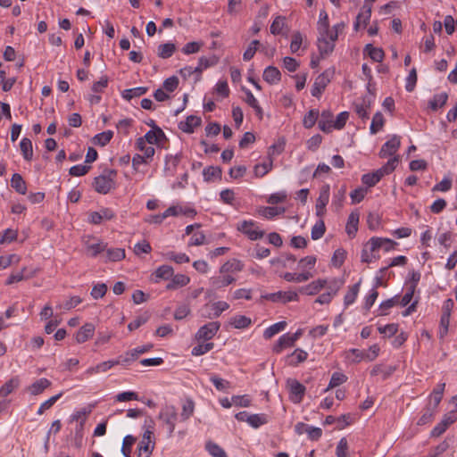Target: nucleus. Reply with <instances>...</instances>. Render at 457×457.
I'll use <instances>...</instances> for the list:
<instances>
[{
  "label": "nucleus",
  "mask_w": 457,
  "mask_h": 457,
  "mask_svg": "<svg viewBox=\"0 0 457 457\" xmlns=\"http://www.w3.org/2000/svg\"><path fill=\"white\" fill-rule=\"evenodd\" d=\"M27 269L23 268L21 271L16 273H12L8 279L6 280L7 285H11L16 282H20L25 278H31L35 275V272H31L30 274H25Z\"/></svg>",
  "instance_id": "obj_52"
},
{
  "label": "nucleus",
  "mask_w": 457,
  "mask_h": 457,
  "mask_svg": "<svg viewBox=\"0 0 457 457\" xmlns=\"http://www.w3.org/2000/svg\"><path fill=\"white\" fill-rule=\"evenodd\" d=\"M86 250H87V255H89L91 257H96L99 253H101L106 250V244H104L102 241H97L95 243L87 242L86 244Z\"/></svg>",
  "instance_id": "obj_33"
},
{
  "label": "nucleus",
  "mask_w": 457,
  "mask_h": 457,
  "mask_svg": "<svg viewBox=\"0 0 457 457\" xmlns=\"http://www.w3.org/2000/svg\"><path fill=\"white\" fill-rule=\"evenodd\" d=\"M203 45H204L203 42H198V41L188 42L183 46L181 51L184 54H187V55L195 54L200 51Z\"/></svg>",
  "instance_id": "obj_63"
},
{
  "label": "nucleus",
  "mask_w": 457,
  "mask_h": 457,
  "mask_svg": "<svg viewBox=\"0 0 457 457\" xmlns=\"http://www.w3.org/2000/svg\"><path fill=\"white\" fill-rule=\"evenodd\" d=\"M244 263L237 259H230L227 261L220 268V274L237 273L244 270Z\"/></svg>",
  "instance_id": "obj_17"
},
{
  "label": "nucleus",
  "mask_w": 457,
  "mask_h": 457,
  "mask_svg": "<svg viewBox=\"0 0 457 457\" xmlns=\"http://www.w3.org/2000/svg\"><path fill=\"white\" fill-rule=\"evenodd\" d=\"M287 385L290 388L291 400L296 403H300L304 395L305 386L296 379H288Z\"/></svg>",
  "instance_id": "obj_14"
},
{
  "label": "nucleus",
  "mask_w": 457,
  "mask_h": 457,
  "mask_svg": "<svg viewBox=\"0 0 457 457\" xmlns=\"http://www.w3.org/2000/svg\"><path fill=\"white\" fill-rule=\"evenodd\" d=\"M145 432L137 446V450L143 449L145 452H152L154 449L155 442L154 440V420L150 418L145 421Z\"/></svg>",
  "instance_id": "obj_4"
},
{
  "label": "nucleus",
  "mask_w": 457,
  "mask_h": 457,
  "mask_svg": "<svg viewBox=\"0 0 457 457\" xmlns=\"http://www.w3.org/2000/svg\"><path fill=\"white\" fill-rule=\"evenodd\" d=\"M135 442L136 437L131 435H128L123 438L121 453L124 457H130L132 445Z\"/></svg>",
  "instance_id": "obj_59"
},
{
  "label": "nucleus",
  "mask_w": 457,
  "mask_h": 457,
  "mask_svg": "<svg viewBox=\"0 0 457 457\" xmlns=\"http://www.w3.org/2000/svg\"><path fill=\"white\" fill-rule=\"evenodd\" d=\"M453 186V180L450 176H445L439 183L436 184L432 191L447 192L451 190Z\"/></svg>",
  "instance_id": "obj_61"
},
{
  "label": "nucleus",
  "mask_w": 457,
  "mask_h": 457,
  "mask_svg": "<svg viewBox=\"0 0 457 457\" xmlns=\"http://www.w3.org/2000/svg\"><path fill=\"white\" fill-rule=\"evenodd\" d=\"M365 52L368 53L374 62H381L385 56L384 51L381 48L374 47L371 44H368L365 46Z\"/></svg>",
  "instance_id": "obj_47"
},
{
  "label": "nucleus",
  "mask_w": 457,
  "mask_h": 457,
  "mask_svg": "<svg viewBox=\"0 0 457 457\" xmlns=\"http://www.w3.org/2000/svg\"><path fill=\"white\" fill-rule=\"evenodd\" d=\"M228 303L223 301L215 302L212 305L205 304L204 309H211L212 312H204L202 314V316L207 319L218 318L224 311L228 310Z\"/></svg>",
  "instance_id": "obj_13"
},
{
  "label": "nucleus",
  "mask_w": 457,
  "mask_h": 457,
  "mask_svg": "<svg viewBox=\"0 0 457 457\" xmlns=\"http://www.w3.org/2000/svg\"><path fill=\"white\" fill-rule=\"evenodd\" d=\"M179 414L173 405H165L159 412L158 419L163 423L168 431V437H171L175 430Z\"/></svg>",
  "instance_id": "obj_3"
},
{
  "label": "nucleus",
  "mask_w": 457,
  "mask_h": 457,
  "mask_svg": "<svg viewBox=\"0 0 457 457\" xmlns=\"http://www.w3.org/2000/svg\"><path fill=\"white\" fill-rule=\"evenodd\" d=\"M326 227L323 220H318L312 228L311 236L313 240H318L323 237Z\"/></svg>",
  "instance_id": "obj_55"
},
{
  "label": "nucleus",
  "mask_w": 457,
  "mask_h": 457,
  "mask_svg": "<svg viewBox=\"0 0 457 457\" xmlns=\"http://www.w3.org/2000/svg\"><path fill=\"white\" fill-rule=\"evenodd\" d=\"M399 162L398 157L395 156L387 161V162L377 170L361 176V182L369 187H374L383 177L393 172Z\"/></svg>",
  "instance_id": "obj_1"
},
{
  "label": "nucleus",
  "mask_w": 457,
  "mask_h": 457,
  "mask_svg": "<svg viewBox=\"0 0 457 457\" xmlns=\"http://www.w3.org/2000/svg\"><path fill=\"white\" fill-rule=\"evenodd\" d=\"M221 173H222V170L218 166H209L207 168H204L203 170L204 179L206 182L212 181L215 179H220Z\"/></svg>",
  "instance_id": "obj_36"
},
{
  "label": "nucleus",
  "mask_w": 457,
  "mask_h": 457,
  "mask_svg": "<svg viewBox=\"0 0 457 457\" xmlns=\"http://www.w3.org/2000/svg\"><path fill=\"white\" fill-rule=\"evenodd\" d=\"M273 166V162L270 159L267 162L259 163L254 166V174L256 177H263L265 176L270 170H271Z\"/></svg>",
  "instance_id": "obj_60"
},
{
  "label": "nucleus",
  "mask_w": 457,
  "mask_h": 457,
  "mask_svg": "<svg viewBox=\"0 0 457 457\" xmlns=\"http://www.w3.org/2000/svg\"><path fill=\"white\" fill-rule=\"evenodd\" d=\"M251 319L245 315H236L229 320V324L235 328H245L251 325Z\"/></svg>",
  "instance_id": "obj_44"
},
{
  "label": "nucleus",
  "mask_w": 457,
  "mask_h": 457,
  "mask_svg": "<svg viewBox=\"0 0 457 457\" xmlns=\"http://www.w3.org/2000/svg\"><path fill=\"white\" fill-rule=\"evenodd\" d=\"M317 46L320 57H324L325 55H328L333 52L335 48V41L329 39L328 35H320L318 37Z\"/></svg>",
  "instance_id": "obj_16"
},
{
  "label": "nucleus",
  "mask_w": 457,
  "mask_h": 457,
  "mask_svg": "<svg viewBox=\"0 0 457 457\" xmlns=\"http://www.w3.org/2000/svg\"><path fill=\"white\" fill-rule=\"evenodd\" d=\"M236 281V278L229 274H220L219 276L212 277L209 280L212 290H218L225 287Z\"/></svg>",
  "instance_id": "obj_15"
},
{
  "label": "nucleus",
  "mask_w": 457,
  "mask_h": 457,
  "mask_svg": "<svg viewBox=\"0 0 457 457\" xmlns=\"http://www.w3.org/2000/svg\"><path fill=\"white\" fill-rule=\"evenodd\" d=\"M401 145L400 137L394 135L389 140H387L381 147L379 151L380 158H386L392 156L396 153Z\"/></svg>",
  "instance_id": "obj_12"
},
{
  "label": "nucleus",
  "mask_w": 457,
  "mask_h": 457,
  "mask_svg": "<svg viewBox=\"0 0 457 457\" xmlns=\"http://www.w3.org/2000/svg\"><path fill=\"white\" fill-rule=\"evenodd\" d=\"M448 99V95L445 92H442L440 94H436L433 96V98L429 101V107L433 111H436L446 104Z\"/></svg>",
  "instance_id": "obj_43"
},
{
  "label": "nucleus",
  "mask_w": 457,
  "mask_h": 457,
  "mask_svg": "<svg viewBox=\"0 0 457 457\" xmlns=\"http://www.w3.org/2000/svg\"><path fill=\"white\" fill-rule=\"evenodd\" d=\"M333 113L328 111L325 110L321 112L320 119L318 122L319 129L323 131L324 133H330L332 129H334L333 126Z\"/></svg>",
  "instance_id": "obj_18"
},
{
  "label": "nucleus",
  "mask_w": 457,
  "mask_h": 457,
  "mask_svg": "<svg viewBox=\"0 0 457 457\" xmlns=\"http://www.w3.org/2000/svg\"><path fill=\"white\" fill-rule=\"evenodd\" d=\"M318 31L320 35H329L328 15L325 10H321L318 21Z\"/></svg>",
  "instance_id": "obj_32"
},
{
  "label": "nucleus",
  "mask_w": 457,
  "mask_h": 457,
  "mask_svg": "<svg viewBox=\"0 0 457 457\" xmlns=\"http://www.w3.org/2000/svg\"><path fill=\"white\" fill-rule=\"evenodd\" d=\"M95 332V326L92 323H86L83 325L75 335L77 343L81 344L93 337Z\"/></svg>",
  "instance_id": "obj_22"
},
{
  "label": "nucleus",
  "mask_w": 457,
  "mask_h": 457,
  "mask_svg": "<svg viewBox=\"0 0 457 457\" xmlns=\"http://www.w3.org/2000/svg\"><path fill=\"white\" fill-rule=\"evenodd\" d=\"M384 116L380 112H377L373 118L370 127V131L372 135L377 134L384 126Z\"/></svg>",
  "instance_id": "obj_48"
},
{
  "label": "nucleus",
  "mask_w": 457,
  "mask_h": 457,
  "mask_svg": "<svg viewBox=\"0 0 457 457\" xmlns=\"http://www.w3.org/2000/svg\"><path fill=\"white\" fill-rule=\"evenodd\" d=\"M20 148L23 158L26 161H31L33 157L32 142L28 137H23L20 142Z\"/></svg>",
  "instance_id": "obj_35"
},
{
  "label": "nucleus",
  "mask_w": 457,
  "mask_h": 457,
  "mask_svg": "<svg viewBox=\"0 0 457 457\" xmlns=\"http://www.w3.org/2000/svg\"><path fill=\"white\" fill-rule=\"evenodd\" d=\"M176 51V46L173 43H165L158 46V56L162 59H168Z\"/></svg>",
  "instance_id": "obj_46"
},
{
  "label": "nucleus",
  "mask_w": 457,
  "mask_h": 457,
  "mask_svg": "<svg viewBox=\"0 0 457 457\" xmlns=\"http://www.w3.org/2000/svg\"><path fill=\"white\" fill-rule=\"evenodd\" d=\"M396 245V242L384 237H373L368 241V246H370L371 252H377L381 248L386 252H389L393 250Z\"/></svg>",
  "instance_id": "obj_8"
},
{
  "label": "nucleus",
  "mask_w": 457,
  "mask_h": 457,
  "mask_svg": "<svg viewBox=\"0 0 457 457\" xmlns=\"http://www.w3.org/2000/svg\"><path fill=\"white\" fill-rule=\"evenodd\" d=\"M286 209L284 207H274V206H267L262 207L259 212L262 216L267 219H272L277 215H280L284 213Z\"/></svg>",
  "instance_id": "obj_49"
},
{
  "label": "nucleus",
  "mask_w": 457,
  "mask_h": 457,
  "mask_svg": "<svg viewBox=\"0 0 457 457\" xmlns=\"http://www.w3.org/2000/svg\"><path fill=\"white\" fill-rule=\"evenodd\" d=\"M206 449L213 457H228L225 451L215 443H207Z\"/></svg>",
  "instance_id": "obj_64"
},
{
  "label": "nucleus",
  "mask_w": 457,
  "mask_h": 457,
  "mask_svg": "<svg viewBox=\"0 0 457 457\" xmlns=\"http://www.w3.org/2000/svg\"><path fill=\"white\" fill-rule=\"evenodd\" d=\"M117 175L115 170H106L104 174L96 177L93 182L95 190L103 195H106L114 187V179Z\"/></svg>",
  "instance_id": "obj_2"
},
{
  "label": "nucleus",
  "mask_w": 457,
  "mask_h": 457,
  "mask_svg": "<svg viewBox=\"0 0 457 457\" xmlns=\"http://www.w3.org/2000/svg\"><path fill=\"white\" fill-rule=\"evenodd\" d=\"M361 283V279H360L357 283L350 287L349 290L347 291L344 298V303L345 307L354 303L360 291Z\"/></svg>",
  "instance_id": "obj_34"
},
{
  "label": "nucleus",
  "mask_w": 457,
  "mask_h": 457,
  "mask_svg": "<svg viewBox=\"0 0 457 457\" xmlns=\"http://www.w3.org/2000/svg\"><path fill=\"white\" fill-rule=\"evenodd\" d=\"M263 299L271 301L273 303H288L293 301H298V295L293 291H278L276 293L266 294L262 296Z\"/></svg>",
  "instance_id": "obj_10"
},
{
  "label": "nucleus",
  "mask_w": 457,
  "mask_h": 457,
  "mask_svg": "<svg viewBox=\"0 0 457 457\" xmlns=\"http://www.w3.org/2000/svg\"><path fill=\"white\" fill-rule=\"evenodd\" d=\"M287 327L286 321H279L277 323H274L273 325L267 328L263 332V337L265 339H270L272 337H274L276 334L279 333L280 331L284 330Z\"/></svg>",
  "instance_id": "obj_41"
},
{
  "label": "nucleus",
  "mask_w": 457,
  "mask_h": 457,
  "mask_svg": "<svg viewBox=\"0 0 457 457\" xmlns=\"http://www.w3.org/2000/svg\"><path fill=\"white\" fill-rule=\"evenodd\" d=\"M347 380V377L341 372H334L331 376L329 384L324 392H328L331 388L340 386Z\"/></svg>",
  "instance_id": "obj_51"
},
{
  "label": "nucleus",
  "mask_w": 457,
  "mask_h": 457,
  "mask_svg": "<svg viewBox=\"0 0 457 457\" xmlns=\"http://www.w3.org/2000/svg\"><path fill=\"white\" fill-rule=\"evenodd\" d=\"M370 16H371V6L364 4L363 7L361 8V12H359V14L356 17V21L353 24L354 29L359 30L361 26L365 28L370 19Z\"/></svg>",
  "instance_id": "obj_19"
},
{
  "label": "nucleus",
  "mask_w": 457,
  "mask_h": 457,
  "mask_svg": "<svg viewBox=\"0 0 457 457\" xmlns=\"http://www.w3.org/2000/svg\"><path fill=\"white\" fill-rule=\"evenodd\" d=\"M313 275L310 271H304L302 273H292V272H286L283 275V278L287 282H305L309 280L311 278H312Z\"/></svg>",
  "instance_id": "obj_27"
},
{
  "label": "nucleus",
  "mask_w": 457,
  "mask_h": 457,
  "mask_svg": "<svg viewBox=\"0 0 457 457\" xmlns=\"http://www.w3.org/2000/svg\"><path fill=\"white\" fill-rule=\"evenodd\" d=\"M285 25L286 18L283 16H277L270 25V33L273 35L281 34Z\"/></svg>",
  "instance_id": "obj_58"
},
{
  "label": "nucleus",
  "mask_w": 457,
  "mask_h": 457,
  "mask_svg": "<svg viewBox=\"0 0 457 457\" xmlns=\"http://www.w3.org/2000/svg\"><path fill=\"white\" fill-rule=\"evenodd\" d=\"M445 387V383H440L436 386V387L432 391L430 395V401L432 403V407L437 409V406L439 405L444 391Z\"/></svg>",
  "instance_id": "obj_39"
},
{
  "label": "nucleus",
  "mask_w": 457,
  "mask_h": 457,
  "mask_svg": "<svg viewBox=\"0 0 457 457\" xmlns=\"http://www.w3.org/2000/svg\"><path fill=\"white\" fill-rule=\"evenodd\" d=\"M294 342L290 337L289 333H286L282 335L278 340L277 341L276 345L273 347V351L277 353H279L284 348L291 347L294 345Z\"/></svg>",
  "instance_id": "obj_38"
},
{
  "label": "nucleus",
  "mask_w": 457,
  "mask_h": 457,
  "mask_svg": "<svg viewBox=\"0 0 457 457\" xmlns=\"http://www.w3.org/2000/svg\"><path fill=\"white\" fill-rule=\"evenodd\" d=\"M147 87H137L134 88L125 89L122 92V97L130 100L135 97H139L143 95H145L147 92Z\"/></svg>",
  "instance_id": "obj_50"
},
{
  "label": "nucleus",
  "mask_w": 457,
  "mask_h": 457,
  "mask_svg": "<svg viewBox=\"0 0 457 457\" xmlns=\"http://www.w3.org/2000/svg\"><path fill=\"white\" fill-rule=\"evenodd\" d=\"M220 328V324L218 321L209 322L199 328L198 331L195 334V338L197 340H210L212 339L219 331Z\"/></svg>",
  "instance_id": "obj_7"
},
{
  "label": "nucleus",
  "mask_w": 457,
  "mask_h": 457,
  "mask_svg": "<svg viewBox=\"0 0 457 457\" xmlns=\"http://www.w3.org/2000/svg\"><path fill=\"white\" fill-rule=\"evenodd\" d=\"M190 282V278L184 274H176L171 277V280L166 286V289L174 290L178 287L187 286Z\"/></svg>",
  "instance_id": "obj_26"
},
{
  "label": "nucleus",
  "mask_w": 457,
  "mask_h": 457,
  "mask_svg": "<svg viewBox=\"0 0 457 457\" xmlns=\"http://www.w3.org/2000/svg\"><path fill=\"white\" fill-rule=\"evenodd\" d=\"M319 117V112L317 110H310L303 117V124L306 129L312 128Z\"/></svg>",
  "instance_id": "obj_56"
},
{
  "label": "nucleus",
  "mask_w": 457,
  "mask_h": 457,
  "mask_svg": "<svg viewBox=\"0 0 457 457\" xmlns=\"http://www.w3.org/2000/svg\"><path fill=\"white\" fill-rule=\"evenodd\" d=\"M262 78L267 83L272 85L280 81L281 73L277 67L268 66L263 71Z\"/></svg>",
  "instance_id": "obj_25"
},
{
  "label": "nucleus",
  "mask_w": 457,
  "mask_h": 457,
  "mask_svg": "<svg viewBox=\"0 0 457 457\" xmlns=\"http://www.w3.org/2000/svg\"><path fill=\"white\" fill-rule=\"evenodd\" d=\"M268 415L264 413L251 414L246 420V422L254 428H258L259 427L268 423Z\"/></svg>",
  "instance_id": "obj_37"
},
{
  "label": "nucleus",
  "mask_w": 457,
  "mask_h": 457,
  "mask_svg": "<svg viewBox=\"0 0 457 457\" xmlns=\"http://www.w3.org/2000/svg\"><path fill=\"white\" fill-rule=\"evenodd\" d=\"M144 137H138L136 142L137 148L144 152V155L146 158H152L154 155L155 150L153 146H147Z\"/></svg>",
  "instance_id": "obj_54"
},
{
  "label": "nucleus",
  "mask_w": 457,
  "mask_h": 457,
  "mask_svg": "<svg viewBox=\"0 0 457 457\" xmlns=\"http://www.w3.org/2000/svg\"><path fill=\"white\" fill-rule=\"evenodd\" d=\"M330 196V187L329 185H324L320 190L319 197L316 201V215L318 217L322 218L326 212V206L328 204Z\"/></svg>",
  "instance_id": "obj_9"
},
{
  "label": "nucleus",
  "mask_w": 457,
  "mask_h": 457,
  "mask_svg": "<svg viewBox=\"0 0 457 457\" xmlns=\"http://www.w3.org/2000/svg\"><path fill=\"white\" fill-rule=\"evenodd\" d=\"M307 357L308 353L304 350L299 348L295 349L291 354L292 360L290 361V365L297 366L299 363L304 361Z\"/></svg>",
  "instance_id": "obj_62"
},
{
  "label": "nucleus",
  "mask_w": 457,
  "mask_h": 457,
  "mask_svg": "<svg viewBox=\"0 0 457 457\" xmlns=\"http://www.w3.org/2000/svg\"><path fill=\"white\" fill-rule=\"evenodd\" d=\"M116 217L115 212L107 207H103L97 212L89 213L88 221L92 224L98 225L104 220H111Z\"/></svg>",
  "instance_id": "obj_11"
},
{
  "label": "nucleus",
  "mask_w": 457,
  "mask_h": 457,
  "mask_svg": "<svg viewBox=\"0 0 457 457\" xmlns=\"http://www.w3.org/2000/svg\"><path fill=\"white\" fill-rule=\"evenodd\" d=\"M112 137L113 132L112 130H106L96 135L94 137V142L96 145L104 146L112 140Z\"/></svg>",
  "instance_id": "obj_53"
},
{
  "label": "nucleus",
  "mask_w": 457,
  "mask_h": 457,
  "mask_svg": "<svg viewBox=\"0 0 457 457\" xmlns=\"http://www.w3.org/2000/svg\"><path fill=\"white\" fill-rule=\"evenodd\" d=\"M201 118L189 115L187 117L186 120L180 121L179 124V129L185 133L191 134L194 132V129L201 125Z\"/></svg>",
  "instance_id": "obj_20"
},
{
  "label": "nucleus",
  "mask_w": 457,
  "mask_h": 457,
  "mask_svg": "<svg viewBox=\"0 0 457 457\" xmlns=\"http://www.w3.org/2000/svg\"><path fill=\"white\" fill-rule=\"evenodd\" d=\"M436 409L432 407V403L429 402L427 407L423 410L422 415L417 421L418 426H424L433 420Z\"/></svg>",
  "instance_id": "obj_30"
},
{
  "label": "nucleus",
  "mask_w": 457,
  "mask_h": 457,
  "mask_svg": "<svg viewBox=\"0 0 457 457\" xmlns=\"http://www.w3.org/2000/svg\"><path fill=\"white\" fill-rule=\"evenodd\" d=\"M179 161L180 157L178 154L166 156L164 171L167 173V175L171 176L175 173L176 168L179 165Z\"/></svg>",
  "instance_id": "obj_40"
},
{
  "label": "nucleus",
  "mask_w": 457,
  "mask_h": 457,
  "mask_svg": "<svg viewBox=\"0 0 457 457\" xmlns=\"http://www.w3.org/2000/svg\"><path fill=\"white\" fill-rule=\"evenodd\" d=\"M359 219L360 214L357 212H353L348 216L345 231L350 237H354L357 233Z\"/></svg>",
  "instance_id": "obj_24"
},
{
  "label": "nucleus",
  "mask_w": 457,
  "mask_h": 457,
  "mask_svg": "<svg viewBox=\"0 0 457 457\" xmlns=\"http://www.w3.org/2000/svg\"><path fill=\"white\" fill-rule=\"evenodd\" d=\"M245 102L249 106H251L253 109H254L256 115L262 119V109L259 105V103L257 99L254 97V96L252 94V92L249 89L245 90Z\"/></svg>",
  "instance_id": "obj_42"
},
{
  "label": "nucleus",
  "mask_w": 457,
  "mask_h": 457,
  "mask_svg": "<svg viewBox=\"0 0 457 457\" xmlns=\"http://www.w3.org/2000/svg\"><path fill=\"white\" fill-rule=\"evenodd\" d=\"M116 365H119V361H116V359L115 360H108V361H103L96 366L89 367L86 370V374L88 376H92L95 374L106 372Z\"/></svg>",
  "instance_id": "obj_21"
},
{
  "label": "nucleus",
  "mask_w": 457,
  "mask_h": 457,
  "mask_svg": "<svg viewBox=\"0 0 457 457\" xmlns=\"http://www.w3.org/2000/svg\"><path fill=\"white\" fill-rule=\"evenodd\" d=\"M327 283V279L319 278L315 281H312L309 285L301 287L300 292L304 293L308 295H313L318 294L322 288H324Z\"/></svg>",
  "instance_id": "obj_23"
},
{
  "label": "nucleus",
  "mask_w": 457,
  "mask_h": 457,
  "mask_svg": "<svg viewBox=\"0 0 457 457\" xmlns=\"http://www.w3.org/2000/svg\"><path fill=\"white\" fill-rule=\"evenodd\" d=\"M238 231L245 235L250 240H258L263 237L264 231L260 230L256 223L250 220H243L237 226Z\"/></svg>",
  "instance_id": "obj_5"
},
{
  "label": "nucleus",
  "mask_w": 457,
  "mask_h": 457,
  "mask_svg": "<svg viewBox=\"0 0 457 457\" xmlns=\"http://www.w3.org/2000/svg\"><path fill=\"white\" fill-rule=\"evenodd\" d=\"M50 386H51V382L47 378H39L37 381H35L33 384H31L28 387V391L32 395H37L41 394L45 389L49 387Z\"/></svg>",
  "instance_id": "obj_28"
},
{
  "label": "nucleus",
  "mask_w": 457,
  "mask_h": 457,
  "mask_svg": "<svg viewBox=\"0 0 457 457\" xmlns=\"http://www.w3.org/2000/svg\"><path fill=\"white\" fill-rule=\"evenodd\" d=\"M124 258L125 250L122 248H113L106 251V261L118 262Z\"/></svg>",
  "instance_id": "obj_57"
},
{
  "label": "nucleus",
  "mask_w": 457,
  "mask_h": 457,
  "mask_svg": "<svg viewBox=\"0 0 457 457\" xmlns=\"http://www.w3.org/2000/svg\"><path fill=\"white\" fill-rule=\"evenodd\" d=\"M20 386V378L13 377L6 381L0 388V397H6Z\"/></svg>",
  "instance_id": "obj_29"
},
{
  "label": "nucleus",
  "mask_w": 457,
  "mask_h": 457,
  "mask_svg": "<svg viewBox=\"0 0 457 457\" xmlns=\"http://www.w3.org/2000/svg\"><path fill=\"white\" fill-rule=\"evenodd\" d=\"M343 285H344V280H342L340 278H331V279L328 280V283L325 287L328 289V291L326 293L329 294L330 296L333 298L337 294V292L340 290V288L343 287Z\"/></svg>",
  "instance_id": "obj_45"
},
{
  "label": "nucleus",
  "mask_w": 457,
  "mask_h": 457,
  "mask_svg": "<svg viewBox=\"0 0 457 457\" xmlns=\"http://www.w3.org/2000/svg\"><path fill=\"white\" fill-rule=\"evenodd\" d=\"M333 74V71L326 70L315 79V81L311 90L312 96L317 98L320 97L328 84L330 82Z\"/></svg>",
  "instance_id": "obj_6"
},
{
  "label": "nucleus",
  "mask_w": 457,
  "mask_h": 457,
  "mask_svg": "<svg viewBox=\"0 0 457 457\" xmlns=\"http://www.w3.org/2000/svg\"><path fill=\"white\" fill-rule=\"evenodd\" d=\"M11 187L19 194L25 195L27 185L23 178L19 173H14L11 179Z\"/></svg>",
  "instance_id": "obj_31"
}]
</instances>
